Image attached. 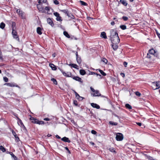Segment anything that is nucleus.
Wrapping results in <instances>:
<instances>
[{
  "label": "nucleus",
  "mask_w": 160,
  "mask_h": 160,
  "mask_svg": "<svg viewBox=\"0 0 160 160\" xmlns=\"http://www.w3.org/2000/svg\"><path fill=\"white\" fill-rule=\"evenodd\" d=\"M5 24L3 22H2L0 24V28L3 29L5 28Z\"/></svg>",
  "instance_id": "obj_29"
},
{
  "label": "nucleus",
  "mask_w": 160,
  "mask_h": 160,
  "mask_svg": "<svg viewBox=\"0 0 160 160\" xmlns=\"http://www.w3.org/2000/svg\"><path fill=\"white\" fill-rule=\"evenodd\" d=\"M49 66L52 68V70H55L57 69V68L56 66L52 63H50Z\"/></svg>",
  "instance_id": "obj_18"
},
{
  "label": "nucleus",
  "mask_w": 160,
  "mask_h": 160,
  "mask_svg": "<svg viewBox=\"0 0 160 160\" xmlns=\"http://www.w3.org/2000/svg\"><path fill=\"white\" fill-rule=\"evenodd\" d=\"M51 80V81L53 82V83L54 84H55V85L57 84H58L57 82L56 79H55L54 78H52Z\"/></svg>",
  "instance_id": "obj_42"
},
{
  "label": "nucleus",
  "mask_w": 160,
  "mask_h": 160,
  "mask_svg": "<svg viewBox=\"0 0 160 160\" xmlns=\"http://www.w3.org/2000/svg\"><path fill=\"white\" fill-rule=\"evenodd\" d=\"M136 95L138 96H140L141 95V93L138 92H135Z\"/></svg>",
  "instance_id": "obj_52"
},
{
  "label": "nucleus",
  "mask_w": 160,
  "mask_h": 160,
  "mask_svg": "<svg viewBox=\"0 0 160 160\" xmlns=\"http://www.w3.org/2000/svg\"><path fill=\"white\" fill-rule=\"evenodd\" d=\"M3 80H4V81L5 82H8V79L7 77H3Z\"/></svg>",
  "instance_id": "obj_50"
},
{
  "label": "nucleus",
  "mask_w": 160,
  "mask_h": 160,
  "mask_svg": "<svg viewBox=\"0 0 160 160\" xmlns=\"http://www.w3.org/2000/svg\"><path fill=\"white\" fill-rule=\"evenodd\" d=\"M108 150L111 152L116 153V152L115 151L114 148H109Z\"/></svg>",
  "instance_id": "obj_32"
},
{
  "label": "nucleus",
  "mask_w": 160,
  "mask_h": 160,
  "mask_svg": "<svg viewBox=\"0 0 160 160\" xmlns=\"http://www.w3.org/2000/svg\"><path fill=\"white\" fill-rule=\"evenodd\" d=\"M151 54H150L149 53H148L147 55V57L149 58H150L152 57V56H151Z\"/></svg>",
  "instance_id": "obj_55"
},
{
  "label": "nucleus",
  "mask_w": 160,
  "mask_h": 160,
  "mask_svg": "<svg viewBox=\"0 0 160 160\" xmlns=\"http://www.w3.org/2000/svg\"><path fill=\"white\" fill-rule=\"evenodd\" d=\"M109 123L112 125H117L118 124V123L116 122H114L112 121H110Z\"/></svg>",
  "instance_id": "obj_39"
},
{
  "label": "nucleus",
  "mask_w": 160,
  "mask_h": 160,
  "mask_svg": "<svg viewBox=\"0 0 160 160\" xmlns=\"http://www.w3.org/2000/svg\"><path fill=\"white\" fill-rule=\"evenodd\" d=\"M47 22L50 24L52 27L54 26V24L50 18H48L47 19Z\"/></svg>",
  "instance_id": "obj_13"
},
{
  "label": "nucleus",
  "mask_w": 160,
  "mask_h": 160,
  "mask_svg": "<svg viewBox=\"0 0 160 160\" xmlns=\"http://www.w3.org/2000/svg\"><path fill=\"white\" fill-rule=\"evenodd\" d=\"M120 2L122 3L123 5L126 6L127 5V2L124 0H120Z\"/></svg>",
  "instance_id": "obj_24"
},
{
  "label": "nucleus",
  "mask_w": 160,
  "mask_h": 160,
  "mask_svg": "<svg viewBox=\"0 0 160 160\" xmlns=\"http://www.w3.org/2000/svg\"><path fill=\"white\" fill-rule=\"evenodd\" d=\"M47 0H39L38 3L40 4L41 3H42L46 2Z\"/></svg>",
  "instance_id": "obj_37"
},
{
  "label": "nucleus",
  "mask_w": 160,
  "mask_h": 160,
  "mask_svg": "<svg viewBox=\"0 0 160 160\" xmlns=\"http://www.w3.org/2000/svg\"><path fill=\"white\" fill-rule=\"evenodd\" d=\"M160 82H152L151 87L154 89H157L160 88Z\"/></svg>",
  "instance_id": "obj_1"
},
{
  "label": "nucleus",
  "mask_w": 160,
  "mask_h": 160,
  "mask_svg": "<svg viewBox=\"0 0 160 160\" xmlns=\"http://www.w3.org/2000/svg\"><path fill=\"white\" fill-rule=\"evenodd\" d=\"M125 107L129 109H132V107L129 104H126Z\"/></svg>",
  "instance_id": "obj_35"
},
{
  "label": "nucleus",
  "mask_w": 160,
  "mask_h": 160,
  "mask_svg": "<svg viewBox=\"0 0 160 160\" xmlns=\"http://www.w3.org/2000/svg\"><path fill=\"white\" fill-rule=\"evenodd\" d=\"M80 74L82 75H84L86 74V72L83 69H81L79 71Z\"/></svg>",
  "instance_id": "obj_27"
},
{
  "label": "nucleus",
  "mask_w": 160,
  "mask_h": 160,
  "mask_svg": "<svg viewBox=\"0 0 160 160\" xmlns=\"http://www.w3.org/2000/svg\"><path fill=\"white\" fill-rule=\"evenodd\" d=\"M37 33L39 35H41L42 34L41 29L40 27H38L37 28Z\"/></svg>",
  "instance_id": "obj_22"
},
{
  "label": "nucleus",
  "mask_w": 160,
  "mask_h": 160,
  "mask_svg": "<svg viewBox=\"0 0 160 160\" xmlns=\"http://www.w3.org/2000/svg\"><path fill=\"white\" fill-rule=\"evenodd\" d=\"M69 18H70L71 19H73L74 18V16L72 14L69 12L67 13V15Z\"/></svg>",
  "instance_id": "obj_25"
},
{
  "label": "nucleus",
  "mask_w": 160,
  "mask_h": 160,
  "mask_svg": "<svg viewBox=\"0 0 160 160\" xmlns=\"http://www.w3.org/2000/svg\"><path fill=\"white\" fill-rule=\"evenodd\" d=\"M156 33L157 36H158V38L160 39V34L158 32H156Z\"/></svg>",
  "instance_id": "obj_62"
},
{
  "label": "nucleus",
  "mask_w": 160,
  "mask_h": 160,
  "mask_svg": "<svg viewBox=\"0 0 160 160\" xmlns=\"http://www.w3.org/2000/svg\"><path fill=\"white\" fill-rule=\"evenodd\" d=\"M61 140L64 142L70 143L71 142L70 140L68 138L64 137L61 138Z\"/></svg>",
  "instance_id": "obj_14"
},
{
  "label": "nucleus",
  "mask_w": 160,
  "mask_h": 160,
  "mask_svg": "<svg viewBox=\"0 0 160 160\" xmlns=\"http://www.w3.org/2000/svg\"><path fill=\"white\" fill-rule=\"evenodd\" d=\"M91 90L93 92H94L96 90H94L92 87H90Z\"/></svg>",
  "instance_id": "obj_59"
},
{
  "label": "nucleus",
  "mask_w": 160,
  "mask_h": 160,
  "mask_svg": "<svg viewBox=\"0 0 160 160\" xmlns=\"http://www.w3.org/2000/svg\"><path fill=\"white\" fill-rule=\"evenodd\" d=\"M12 133L15 137H16V136H17V135H16L15 132L13 130L12 131Z\"/></svg>",
  "instance_id": "obj_57"
},
{
  "label": "nucleus",
  "mask_w": 160,
  "mask_h": 160,
  "mask_svg": "<svg viewBox=\"0 0 160 160\" xmlns=\"http://www.w3.org/2000/svg\"><path fill=\"white\" fill-rule=\"evenodd\" d=\"M30 119L31 120H32V122L34 123H36V122H37L38 119L34 118L33 117H31Z\"/></svg>",
  "instance_id": "obj_23"
},
{
  "label": "nucleus",
  "mask_w": 160,
  "mask_h": 160,
  "mask_svg": "<svg viewBox=\"0 0 160 160\" xmlns=\"http://www.w3.org/2000/svg\"><path fill=\"white\" fill-rule=\"evenodd\" d=\"M110 33V38H113V37H115V36H117V35H118L117 31L115 29L111 30Z\"/></svg>",
  "instance_id": "obj_3"
},
{
  "label": "nucleus",
  "mask_w": 160,
  "mask_h": 160,
  "mask_svg": "<svg viewBox=\"0 0 160 160\" xmlns=\"http://www.w3.org/2000/svg\"><path fill=\"white\" fill-rule=\"evenodd\" d=\"M89 75H93V74H96L97 76H99L100 77V78H101V76L100 74H98L95 72H89Z\"/></svg>",
  "instance_id": "obj_28"
},
{
  "label": "nucleus",
  "mask_w": 160,
  "mask_h": 160,
  "mask_svg": "<svg viewBox=\"0 0 160 160\" xmlns=\"http://www.w3.org/2000/svg\"><path fill=\"white\" fill-rule=\"evenodd\" d=\"M73 103L75 106L78 105V102L76 100H74Z\"/></svg>",
  "instance_id": "obj_54"
},
{
  "label": "nucleus",
  "mask_w": 160,
  "mask_h": 160,
  "mask_svg": "<svg viewBox=\"0 0 160 160\" xmlns=\"http://www.w3.org/2000/svg\"><path fill=\"white\" fill-rule=\"evenodd\" d=\"M69 66L77 69H78V66L75 64L70 63Z\"/></svg>",
  "instance_id": "obj_16"
},
{
  "label": "nucleus",
  "mask_w": 160,
  "mask_h": 160,
  "mask_svg": "<svg viewBox=\"0 0 160 160\" xmlns=\"http://www.w3.org/2000/svg\"><path fill=\"white\" fill-rule=\"evenodd\" d=\"M12 34L13 38L17 40H19L18 37L17 35V33L15 29H12Z\"/></svg>",
  "instance_id": "obj_6"
},
{
  "label": "nucleus",
  "mask_w": 160,
  "mask_h": 160,
  "mask_svg": "<svg viewBox=\"0 0 160 160\" xmlns=\"http://www.w3.org/2000/svg\"><path fill=\"white\" fill-rule=\"evenodd\" d=\"M98 70L101 73V74H102L103 76H105L106 75V74L101 69H98Z\"/></svg>",
  "instance_id": "obj_36"
},
{
  "label": "nucleus",
  "mask_w": 160,
  "mask_h": 160,
  "mask_svg": "<svg viewBox=\"0 0 160 160\" xmlns=\"http://www.w3.org/2000/svg\"><path fill=\"white\" fill-rule=\"evenodd\" d=\"M16 23L14 22H12V29H16Z\"/></svg>",
  "instance_id": "obj_33"
},
{
  "label": "nucleus",
  "mask_w": 160,
  "mask_h": 160,
  "mask_svg": "<svg viewBox=\"0 0 160 160\" xmlns=\"http://www.w3.org/2000/svg\"><path fill=\"white\" fill-rule=\"evenodd\" d=\"M118 44L112 43V47L114 50H116L118 48V46L117 45Z\"/></svg>",
  "instance_id": "obj_21"
},
{
  "label": "nucleus",
  "mask_w": 160,
  "mask_h": 160,
  "mask_svg": "<svg viewBox=\"0 0 160 160\" xmlns=\"http://www.w3.org/2000/svg\"><path fill=\"white\" fill-rule=\"evenodd\" d=\"M92 95L93 97H97V96H101L103 97H104V96L103 95H101L100 93L99 92V91L98 90H96V91L94 92V93L93 94L92 93Z\"/></svg>",
  "instance_id": "obj_7"
},
{
  "label": "nucleus",
  "mask_w": 160,
  "mask_h": 160,
  "mask_svg": "<svg viewBox=\"0 0 160 160\" xmlns=\"http://www.w3.org/2000/svg\"><path fill=\"white\" fill-rule=\"evenodd\" d=\"M10 154L12 156V157L14 159H16L17 157L15 156L14 155L12 152H10Z\"/></svg>",
  "instance_id": "obj_48"
},
{
  "label": "nucleus",
  "mask_w": 160,
  "mask_h": 160,
  "mask_svg": "<svg viewBox=\"0 0 160 160\" xmlns=\"http://www.w3.org/2000/svg\"><path fill=\"white\" fill-rule=\"evenodd\" d=\"M50 8L49 7H45V8L44 9L45 10V11L46 10L47 11V13L48 14H50V13H49V12L50 11Z\"/></svg>",
  "instance_id": "obj_31"
},
{
  "label": "nucleus",
  "mask_w": 160,
  "mask_h": 160,
  "mask_svg": "<svg viewBox=\"0 0 160 160\" xmlns=\"http://www.w3.org/2000/svg\"><path fill=\"white\" fill-rule=\"evenodd\" d=\"M63 34L67 38H70V35L66 31H64Z\"/></svg>",
  "instance_id": "obj_34"
},
{
  "label": "nucleus",
  "mask_w": 160,
  "mask_h": 160,
  "mask_svg": "<svg viewBox=\"0 0 160 160\" xmlns=\"http://www.w3.org/2000/svg\"><path fill=\"white\" fill-rule=\"evenodd\" d=\"M76 98L79 100H82L84 98L80 96L79 95L78 96H77V97H76Z\"/></svg>",
  "instance_id": "obj_40"
},
{
  "label": "nucleus",
  "mask_w": 160,
  "mask_h": 160,
  "mask_svg": "<svg viewBox=\"0 0 160 160\" xmlns=\"http://www.w3.org/2000/svg\"><path fill=\"white\" fill-rule=\"evenodd\" d=\"M80 2V3L83 6H86L87 5L86 3L84 2L83 1L80 0L79 1Z\"/></svg>",
  "instance_id": "obj_43"
},
{
  "label": "nucleus",
  "mask_w": 160,
  "mask_h": 160,
  "mask_svg": "<svg viewBox=\"0 0 160 160\" xmlns=\"http://www.w3.org/2000/svg\"><path fill=\"white\" fill-rule=\"evenodd\" d=\"M120 75L123 77L124 78L125 77V74L123 73H120Z\"/></svg>",
  "instance_id": "obj_61"
},
{
  "label": "nucleus",
  "mask_w": 160,
  "mask_h": 160,
  "mask_svg": "<svg viewBox=\"0 0 160 160\" xmlns=\"http://www.w3.org/2000/svg\"><path fill=\"white\" fill-rule=\"evenodd\" d=\"M116 140L118 141H121L122 140L123 138V137L122 134L120 133H117L116 135Z\"/></svg>",
  "instance_id": "obj_4"
},
{
  "label": "nucleus",
  "mask_w": 160,
  "mask_h": 160,
  "mask_svg": "<svg viewBox=\"0 0 160 160\" xmlns=\"http://www.w3.org/2000/svg\"><path fill=\"white\" fill-rule=\"evenodd\" d=\"M128 64V63L126 62H123V65H124L125 67H126L127 66Z\"/></svg>",
  "instance_id": "obj_58"
},
{
  "label": "nucleus",
  "mask_w": 160,
  "mask_h": 160,
  "mask_svg": "<svg viewBox=\"0 0 160 160\" xmlns=\"http://www.w3.org/2000/svg\"><path fill=\"white\" fill-rule=\"evenodd\" d=\"M60 71L62 72L63 75L65 76H66L67 77H72V74L71 72H68L67 73L65 72H64L62 70L60 69Z\"/></svg>",
  "instance_id": "obj_5"
},
{
  "label": "nucleus",
  "mask_w": 160,
  "mask_h": 160,
  "mask_svg": "<svg viewBox=\"0 0 160 160\" xmlns=\"http://www.w3.org/2000/svg\"><path fill=\"white\" fill-rule=\"evenodd\" d=\"M102 61L106 64L108 62L107 60L105 58H103L102 59Z\"/></svg>",
  "instance_id": "obj_46"
},
{
  "label": "nucleus",
  "mask_w": 160,
  "mask_h": 160,
  "mask_svg": "<svg viewBox=\"0 0 160 160\" xmlns=\"http://www.w3.org/2000/svg\"><path fill=\"white\" fill-rule=\"evenodd\" d=\"M72 78L73 79L78 81L79 82H80L81 83L83 82L82 80V79L80 77L78 76H75V77H72Z\"/></svg>",
  "instance_id": "obj_11"
},
{
  "label": "nucleus",
  "mask_w": 160,
  "mask_h": 160,
  "mask_svg": "<svg viewBox=\"0 0 160 160\" xmlns=\"http://www.w3.org/2000/svg\"><path fill=\"white\" fill-rule=\"evenodd\" d=\"M44 120L45 121H49L50 120V119L48 118H46L44 119Z\"/></svg>",
  "instance_id": "obj_64"
},
{
  "label": "nucleus",
  "mask_w": 160,
  "mask_h": 160,
  "mask_svg": "<svg viewBox=\"0 0 160 160\" xmlns=\"http://www.w3.org/2000/svg\"><path fill=\"white\" fill-rule=\"evenodd\" d=\"M76 60L78 64H80L81 63L82 60L80 57L78 56L76 57Z\"/></svg>",
  "instance_id": "obj_17"
},
{
  "label": "nucleus",
  "mask_w": 160,
  "mask_h": 160,
  "mask_svg": "<svg viewBox=\"0 0 160 160\" xmlns=\"http://www.w3.org/2000/svg\"><path fill=\"white\" fill-rule=\"evenodd\" d=\"M53 14L56 17H58L59 16V13L58 12H55Z\"/></svg>",
  "instance_id": "obj_49"
},
{
  "label": "nucleus",
  "mask_w": 160,
  "mask_h": 160,
  "mask_svg": "<svg viewBox=\"0 0 160 160\" xmlns=\"http://www.w3.org/2000/svg\"><path fill=\"white\" fill-rule=\"evenodd\" d=\"M0 59L1 60H2L3 59L2 58V55L1 53L0 52Z\"/></svg>",
  "instance_id": "obj_60"
},
{
  "label": "nucleus",
  "mask_w": 160,
  "mask_h": 160,
  "mask_svg": "<svg viewBox=\"0 0 160 160\" xmlns=\"http://www.w3.org/2000/svg\"><path fill=\"white\" fill-rule=\"evenodd\" d=\"M148 53L152 56H156L157 55L156 52L153 49L149 50Z\"/></svg>",
  "instance_id": "obj_10"
},
{
  "label": "nucleus",
  "mask_w": 160,
  "mask_h": 160,
  "mask_svg": "<svg viewBox=\"0 0 160 160\" xmlns=\"http://www.w3.org/2000/svg\"><path fill=\"white\" fill-rule=\"evenodd\" d=\"M54 3L56 5H58L59 4V2L57 0H55L54 1Z\"/></svg>",
  "instance_id": "obj_51"
},
{
  "label": "nucleus",
  "mask_w": 160,
  "mask_h": 160,
  "mask_svg": "<svg viewBox=\"0 0 160 160\" xmlns=\"http://www.w3.org/2000/svg\"><path fill=\"white\" fill-rule=\"evenodd\" d=\"M120 28L122 30H124L126 29V26L125 25H121L120 26Z\"/></svg>",
  "instance_id": "obj_38"
},
{
  "label": "nucleus",
  "mask_w": 160,
  "mask_h": 160,
  "mask_svg": "<svg viewBox=\"0 0 160 160\" xmlns=\"http://www.w3.org/2000/svg\"><path fill=\"white\" fill-rule=\"evenodd\" d=\"M56 19L57 21H62V20L61 19V17L59 16L57 17Z\"/></svg>",
  "instance_id": "obj_45"
},
{
  "label": "nucleus",
  "mask_w": 160,
  "mask_h": 160,
  "mask_svg": "<svg viewBox=\"0 0 160 160\" xmlns=\"http://www.w3.org/2000/svg\"><path fill=\"white\" fill-rule=\"evenodd\" d=\"M44 123V121H39L37 120V121L36 122V124H38L39 125H43Z\"/></svg>",
  "instance_id": "obj_30"
},
{
  "label": "nucleus",
  "mask_w": 160,
  "mask_h": 160,
  "mask_svg": "<svg viewBox=\"0 0 160 160\" xmlns=\"http://www.w3.org/2000/svg\"><path fill=\"white\" fill-rule=\"evenodd\" d=\"M91 132L92 134L95 135L97 134V132L94 130H92Z\"/></svg>",
  "instance_id": "obj_53"
},
{
  "label": "nucleus",
  "mask_w": 160,
  "mask_h": 160,
  "mask_svg": "<svg viewBox=\"0 0 160 160\" xmlns=\"http://www.w3.org/2000/svg\"><path fill=\"white\" fill-rule=\"evenodd\" d=\"M122 19L125 21H127L128 19V18L127 17L123 16L122 17Z\"/></svg>",
  "instance_id": "obj_47"
},
{
  "label": "nucleus",
  "mask_w": 160,
  "mask_h": 160,
  "mask_svg": "<svg viewBox=\"0 0 160 160\" xmlns=\"http://www.w3.org/2000/svg\"><path fill=\"white\" fill-rule=\"evenodd\" d=\"M101 37H102L103 38H104V39H106L107 38V37L106 35V33L104 32H101Z\"/></svg>",
  "instance_id": "obj_19"
},
{
  "label": "nucleus",
  "mask_w": 160,
  "mask_h": 160,
  "mask_svg": "<svg viewBox=\"0 0 160 160\" xmlns=\"http://www.w3.org/2000/svg\"><path fill=\"white\" fill-rule=\"evenodd\" d=\"M110 39L112 43L118 44L120 42V39L118 35L113 37Z\"/></svg>",
  "instance_id": "obj_2"
},
{
  "label": "nucleus",
  "mask_w": 160,
  "mask_h": 160,
  "mask_svg": "<svg viewBox=\"0 0 160 160\" xmlns=\"http://www.w3.org/2000/svg\"><path fill=\"white\" fill-rule=\"evenodd\" d=\"M17 118L19 120L18 122V125H19L20 124L21 125V126H23L24 127L25 126L24 124H23L21 120L18 117H17Z\"/></svg>",
  "instance_id": "obj_20"
},
{
  "label": "nucleus",
  "mask_w": 160,
  "mask_h": 160,
  "mask_svg": "<svg viewBox=\"0 0 160 160\" xmlns=\"http://www.w3.org/2000/svg\"><path fill=\"white\" fill-rule=\"evenodd\" d=\"M61 11L65 13V14H67V13H69V12L68 11L67 9H64V10H61Z\"/></svg>",
  "instance_id": "obj_44"
},
{
  "label": "nucleus",
  "mask_w": 160,
  "mask_h": 160,
  "mask_svg": "<svg viewBox=\"0 0 160 160\" xmlns=\"http://www.w3.org/2000/svg\"><path fill=\"white\" fill-rule=\"evenodd\" d=\"M0 150L3 152H5L6 151L5 148L2 146H0Z\"/></svg>",
  "instance_id": "obj_41"
},
{
  "label": "nucleus",
  "mask_w": 160,
  "mask_h": 160,
  "mask_svg": "<svg viewBox=\"0 0 160 160\" xmlns=\"http://www.w3.org/2000/svg\"><path fill=\"white\" fill-rule=\"evenodd\" d=\"M15 137L16 138V140L18 142L19 140V138L18 137H17V136Z\"/></svg>",
  "instance_id": "obj_56"
},
{
  "label": "nucleus",
  "mask_w": 160,
  "mask_h": 160,
  "mask_svg": "<svg viewBox=\"0 0 160 160\" xmlns=\"http://www.w3.org/2000/svg\"><path fill=\"white\" fill-rule=\"evenodd\" d=\"M146 158L148 159L149 160H153L154 159L152 157L148 155L147 154H144Z\"/></svg>",
  "instance_id": "obj_26"
},
{
  "label": "nucleus",
  "mask_w": 160,
  "mask_h": 160,
  "mask_svg": "<svg viewBox=\"0 0 160 160\" xmlns=\"http://www.w3.org/2000/svg\"><path fill=\"white\" fill-rule=\"evenodd\" d=\"M37 8H38V10H39V11L41 12L42 13H44L45 12V9L43 8H42L41 7L40 4H38L37 5Z\"/></svg>",
  "instance_id": "obj_9"
},
{
  "label": "nucleus",
  "mask_w": 160,
  "mask_h": 160,
  "mask_svg": "<svg viewBox=\"0 0 160 160\" xmlns=\"http://www.w3.org/2000/svg\"><path fill=\"white\" fill-rule=\"evenodd\" d=\"M137 123V124L138 125V126H141V125H142V123H141V122H137V123Z\"/></svg>",
  "instance_id": "obj_63"
},
{
  "label": "nucleus",
  "mask_w": 160,
  "mask_h": 160,
  "mask_svg": "<svg viewBox=\"0 0 160 160\" xmlns=\"http://www.w3.org/2000/svg\"><path fill=\"white\" fill-rule=\"evenodd\" d=\"M91 105L93 108H95L97 109H99L100 108V107L99 105L94 103H91Z\"/></svg>",
  "instance_id": "obj_15"
},
{
  "label": "nucleus",
  "mask_w": 160,
  "mask_h": 160,
  "mask_svg": "<svg viewBox=\"0 0 160 160\" xmlns=\"http://www.w3.org/2000/svg\"><path fill=\"white\" fill-rule=\"evenodd\" d=\"M17 12L18 14L21 18L22 19L25 18V17L24 16V13L22 11H21L20 9H18L17 10Z\"/></svg>",
  "instance_id": "obj_8"
},
{
  "label": "nucleus",
  "mask_w": 160,
  "mask_h": 160,
  "mask_svg": "<svg viewBox=\"0 0 160 160\" xmlns=\"http://www.w3.org/2000/svg\"><path fill=\"white\" fill-rule=\"evenodd\" d=\"M5 85H6L7 86H8L9 87H18V85H15L13 83H7L5 84Z\"/></svg>",
  "instance_id": "obj_12"
}]
</instances>
